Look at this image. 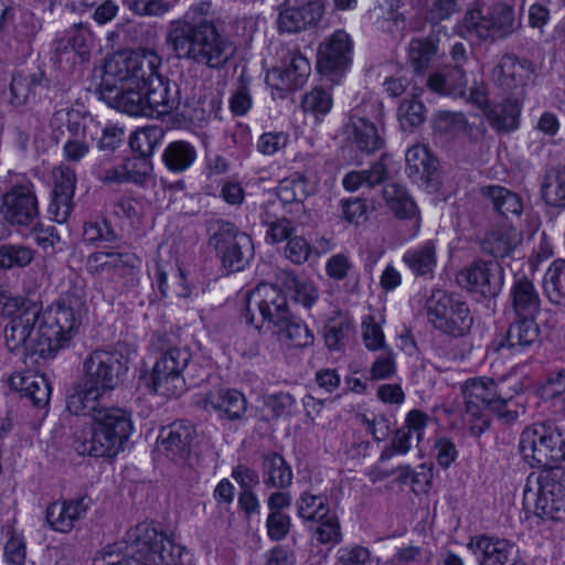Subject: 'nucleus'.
<instances>
[{"instance_id": "nucleus-11", "label": "nucleus", "mask_w": 565, "mask_h": 565, "mask_svg": "<svg viewBox=\"0 0 565 565\" xmlns=\"http://www.w3.org/2000/svg\"><path fill=\"white\" fill-rule=\"evenodd\" d=\"M190 360L191 353L186 349L173 347L163 351L152 367L148 386L164 397L180 396L185 391L182 373Z\"/></svg>"}, {"instance_id": "nucleus-14", "label": "nucleus", "mask_w": 565, "mask_h": 565, "mask_svg": "<svg viewBox=\"0 0 565 565\" xmlns=\"http://www.w3.org/2000/svg\"><path fill=\"white\" fill-rule=\"evenodd\" d=\"M215 225L210 245L216 250L223 266L231 271L244 269L254 254L252 238L230 222L217 221Z\"/></svg>"}, {"instance_id": "nucleus-50", "label": "nucleus", "mask_w": 565, "mask_h": 565, "mask_svg": "<svg viewBox=\"0 0 565 565\" xmlns=\"http://www.w3.org/2000/svg\"><path fill=\"white\" fill-rule=\"evenodd\" d=\"M492 23L493 39H504L518 29L513 8L507 3H497L489 11Z\"/></svg>"}, {"instance_id": "nucleus-37", "label": "nucleus", "mask_w": 565, "mask_h": 565, "mask_svg": "<svg viewBox=\"0 0 565 565\" xmlns=\"http://www.w3.org/2000/svg\"><path fill=\"white\" fill-rule=\"evenodd\" d=\"M481 193L490 202L492 209L504 217L519 216L523 212V202L520 195L504 186H483Z\"/></svg>"}, {"instance_id": "nucleus-53", "label": "nucleus", "mask_w": 565, "mask_h": 565, "mask_svg": "<svg viewBox=\"0 0 565 565\" xmlns=\"http://www.w3.org/2000/svg\"><path fill=\"white\" fill-rule=\"evenodd\" d=\"M397 116L404 130L413 129L424 122L426 108L417 97L412 96L399 104Z\"/></svg>"}, {"instance_id": "nucleus-18", "label": "nucleus", "mask_w": 565, "mask_h": 565, "mask_svg": "<svg viewBox=\"0 0 565 565\" xmlns=\"http://www.w3.org/2000/svg\"><path fill=\"white\" fill-rule=\"evenodd\" d=\"M282 65L267 73L266 81L280 90L300 88L310 75L311 66L298 50L282 49Z\"/></svg>"}, {"instance_id": "nucleus-64", "label": "nucleus", "mask_w": 565, "mask_h": 565, "mask_svg": "<svg viewBox=\"0 0 565 565\" xmlns=\"http://www.w3.org/2000/svg\"><path fill=\"white\" fill-rule=\"evenodd\" d=\"M90 142L87 138H65L63 157L68 163H78L89 152Z\"/></svg>"}, {"instance_id": "nucleus-36", "label": "nucleus", "mask_w": 565, "mask_h": 565, "mask_svg": "<svg viewBox=\"0 0 565 565\" xmlns=\"http://www.w3.org/2000/svg\"><path fill=\"white\" fill-rule=\"evenodd\" d=\"M467 85L466 73L460 65L446 67L427 78V86L441 95H462Z\"/></svg>"}, {"instance_id": "nucleus-34", "label": "nucleus", "mask_w": 565, "mask_h": 565, "mask_svg": "<svg viewBox=\"0 0 565 565\" xmlns=\"http://www.w3.org/2000/svg\"><path fill=\"white\" fill-rule=\"evenodd\" d=\"M350 128L353 141L361 151L373 153L384 146V139L371 120L353 114L350 119Z\"/></svg>"}, {"instance_id": "nucleus-23", "label": "nucleus", "mask_w": 565, "mask_h": 565, "mask_svg": "<svg viewBox=\"0 0 565 565\" xmlns=\"http://www.w3.org/2000/svg\"><path fill=\"white\" fill-rule=\"evenodd\" d=\"M323 6L320 1H308L299 7L284 3L277 19L278 30L287 33H298L316 25L322 18Z\"/></svg>"}, {"instance_id": "nucleus-63", "label": "nucleus", "mask_w": 565, "mask_h": 565, "mask_svg": "<svg viewBox=\"0 0 565 565\" xmlns=\"http://www.w3.org/2000/svg\"><path fill=\"white\" fill-rule=\"evenodd\" d=\"M542 192L546 203L552 206L565 207V166L558 169L555 184L545 185Z\"/></svg>"}, {"instance_id": "nucleus-61", "label": "nucleus", "mask_w": 565, "mask_h": 565, "mask_svg": "<svg viewBox=\"0 0 565 565\" xmlns=\"http://www.w3.org/2000/svg\"><path fill=\"white\" fill-rule=\"evenodd\" d=\"M359 418L374 440L382 441L390 435L391 422L384 415L370 413L359 415Z\"/></svg>"}, {"instance_id": "nucleus-58", "label": "nucleus", "mask_w": 565, "mask_h": 565, "mask_svg": "<svg viewBox=\"0 0 565 565\" xmlns=\"http://www.w3.org/2000/svg\"><path fill=\"white\" fill-rule=\"evenodd\" d=\"M319 525L315 530V535L318 542L322 544L339 543L341 541L340 522L334 512L328 514L321 521H317Z\"/></svg>"}, {"instance_id": "nucleus-7", "label": "nucleus", "mask_w": 565, "mask_h": 565, "mask_svg": "<svg viewBox=\"0 0 565 565\" xmlns=\"http://www.w3.org/2000/svg\"><path fill=\"white\" fill-rule=\"evenodd\" d=\"M156 65L151 76L145 75L147 117L162 116L178 109L181 104L189 106L196 96L198 78L190 72H181L177 81L164 79Z\"/></svg>"}, {"instance_id": "nucleus-62", "label": "nucleus", "mask_w": 565, "mask_h": 565, "mask_svg": "<svg viewBox=\"0 0 565 565\" xmlns=\"http://www.w3.org/2000/svg\"><path fill=\"white\" fill-rule=\"evenodd\" d=\"M467 121L461 113L441 110L439 111L434 121L435 128L445 134H452L461 131L466 128Z\"/></svg>"}, {"instance_id": "nucleus-17", "label": "nucleus", "mask_w": 565, "mask_h": 565, "mask_svg": "<svg viewBox=\"0 0 565 565\" xmlns=\"http://www.w3.org/2000/svg\"><path fill=\"white\" fill-rule=\"evenodd\" d=\"M503 268L498 262L477 260L461 269L457 281L466 289L495 297L503 286Z\"/></svg>"}, {"instance_id": "nucleus-24", "label": "nucleus", "mask_w": 565, "mask_h": 565, "mask_svg": "<svg viewBox=\"0 0 565 565\" xmlns=\"http://www.w3.org/2000/svg\"><path fill=\"white\" fill-rule=\"evenodd\" d=\"M468 547L477 556L479 565H505L518 554L516 546L509 540L489 535L472 537Z\"/></svg>"}, {"instance_id": "nucleus-21", "label": "nucleus", "mask_w": 565, "mask_h": 565, "mask_svg": "<svg viewBox=\"0 0 565 565\" xmlns=\"http://www.w3.org/2000/svg\"><path fill=\"white\" fill-rule=\"evenodd\" d=\"M194 403L204 411L216 412L221 418L237 420L244 416L247 401L236 390L218 388L198 394Z\"/></svg>"}, {"instance_id": "nucleus-30", "label": "nucleus", "mask_w": 565, "mask_h": 565, "mask_svg": "<svg viewBox=\"0 0 565 565\" xmlns=\"http://www.w3.org/2000/svg\"><path fill=\"white\" fill-rule=\"evenodd\" d=\"M437 169V159L424 145H415L407 150L406 172L415 182H431Z\"/></svg>"}, {"instance_id": "nucleus-40", "label": "nucleus", "mask_w": 565, "mask_h": 565, "mask_svg": "<svg viewBox=\"0 0 565 565\" xmlns=\"http://www.w3.org/2000/svg\"><path fill=\"white\" fill-rule=\"evenodd\" d=\"M278 340L292 348H306L313 344L315 335L311 330L301 321L294 319L289 313L286 321L275 324Z\"/></svg>"}, {"instance_id": "nucleus-55", "label": "nucleus", "mask_w": 565, "mask_h": 565, "mask_svg": "<svg viewBox=\"0 0 565 565\" xmlns=\"http://www.w3.org/2000/svg\"><path fill=\"white\" fill-rule=\"evenodd\" d=\"M262 223L267 226L266 239L273 244L289 239L294 232L291 222L286 217H274L265 213Z\"/></svg>"}, {"instance_id": "nucleus-27", "label": "nucleus", "mask_w": 565, "mask_h": 565, "mask_svg": "<svg viewBox=\"0 0 565 565\" xmlns=\"http://www.w3.org/2000/svg\"><path fill=\"white\" fill-rule=\"evenodd\" d=\"M88 509L85 498L70 501H55L46 508L45 516L49 525L57 532L68 533L75 522L82 519Z\"/></svg>"}, {"instance_id": "nucleus-56", "label": "nucleus", "mask_w": 565, "mask_h": 565, "mask_svg": "<svg viewBox=\"0 0 565 565\" xmlns=\"http://www.w3.org/2000/svg\"><path fill=\"white\" fill-rule=\"evenodd\" d=\"M301 105L306 113L315 116L326 115L332 107V97L322 88H313L303 95Z\"/></svg>"}, {"instance_id": "nucleus-38", "label": "nucleus", "mask_w": 565, "mask_h": 565, "mask_svg": "<svg viewBox=\"0 0 565 565\" xmlns=\"http://www.w3.org/2000/svg\"><path fill=\"white\" fill-rule=\"evenodd\" d=\"M56 57L62 61L66 60L73 64L83 62L86 51V36L82 31V24H74L67 33L55 41Z\"/></svg>"}, {"instance_id": "nucleus-1", "label": "nucleus", "mask_w": 565, "mask_h": 565, "mask_svg": "<svg viewBox=\"0 0 565 565\" xmlns=\"http://www.w3.org/2000/svg\"><path fill=\"white\" fill-rule=\"evenodd\" d=\"M210 3L191 7L185 14L169 23L166 44L179 60L211 70L223 68L234 55L233 43L209 17Z\"/></svg>"}, {"instance_id": "nucleus-25", "label": "nucleus", "mask_w": 565, "mask_h": 565, "mask_svg": "<svg viewBox=\"0 0 565 565\" xmlns=\"http://www.w3.org/2000/svg\"><path fill=\"white\" fill-rule=\"evenodd\" d=\"M540 335L539 326L533 318L515 317V321L510 324L508 331L493 339L490 348L494 352H501L503 349L520 350L535 343Z\"/></svg>"}, {"instance_id": "nucleus-19", "label": "nucleus", "mask_w": 565, "mask_h": 565, "mask_svg": "<svg viewBox=\"0 0 565 565\" xmlns=\"http://www.w3.org/2000/svg\"><path fill=\"white\" fill-rule=\"evenodd\" d=\"M166 534L158 531L151 523H139L129 529L125 535V555L119 554L122 563L136 561L140 565L149 563Z\"/></svg>"}, {"instance_id": "nucleus-22", "label": "nucleus", "mask_w": 565, "mask_h": 565, "mask_svg": "<svg viewBox=\"0 0 565 565\" xmlns=\"http://www.w3.org/2000/svg\"><path fill=\"white\" fill-rule=\"evenodd\" d=\"M195 428L188 422H177L160 430L158 447L168 458L183 463L190 455Z\"/></svg>"}, {"instance_id": "nucleus-47", "label": "nucleus", "mask_w": 565, "mask_h": 565, "mask_svg": "<svg viewBox=\"0 0 565 565\" xmlns=\"http://www.w3.org/2000/svg\"><path fill=\"white\" fill-rule=\"evenodd\" d=\"M437 53L438 44L434 39H413L408 45V62L416 73H424Z\"/></svg>"}, {"instance_id": "nucleus-60", "label": "nucleus", "mask_w": 565, "mask_h": 565, "mask_svg": "<svg viewBox=\"0 0 565 565\" xmlns=\"http://www.w3.org/2000/svg\"><path fill=\"white\" fill-rule=\"evenodd\" d=\"M122 3L141 17L162 15L170 10V3L164 0H122Z\"/></svg>"}, {"instance_id": "nucleus-28", "label": "nucleus", "mask_w": 565, "mask_h": 565, "mask_svg": "<svg viewBox=\"0 0 565 565\" xmlns=\"http://www.w3.org/2000/svg\"><path fill=\"white\" fill-rule=\"evenodd\" d=\"M350 53V36L344 31H337L319 47V67L327 72L341 70L349 63Z\"/></svg>"}, {"instance_id": "nucleus-13", "label": "nucleus", "mask_w": 565, "mask_h": 565, "mask_svg": "<svg viewBox=\"0 0 565 565\" xmlns=\"http://www.w3.org/2000/svg\"><path fill=\"white\" fill-rule=\"evenodd\" d=\"M289 313L287 298L276 285L260 282L247 295L245 317L257 329L263 322L281 324Z\"/></svg>"}, {"instance_id": "nucleus-20", "label": "nucleus", "mask_w": 565, "mask_h": 565, "mask_svg": "<svg viewBox=\"0 0 565 565\" xmlns=\"http://www.w3.org/2000/svg\"><path fill=\"white\" fill-rule=\"evenodd\" d=\"M52 199L47 212L55 222L65 223L74 207L76 175L70 167L61 164L52 170Z\"/></svg>"}, {"instance_id": "nucleus-49", "label": "nucleus", "mask_w": 565, "mask_h": 565, "mask_svg": "<svg viewBox=\"0 0 565 565\" xmlns=\"http://www.w3.org/2000/svg\"><path fill=\"white\" fill-rule=\"evenodd\" d=\"M312 193V189L308 185V180L302 174H294L280 182L277 195L284 204L296 203L301 204Z\"/></svg>"}, {"instance_id": "nucleus-35", "label": "nucleus", "mask_w": 565, "mask_h": 565, "mask_svg": "<svg viewBox=\"0 0 565 565\" xmlns=\"http://www.w3.org/2000/svg\"><path fill=\"white\" fill-rule=\"evenodd\" d=\"M262 477L265 486L286 489L292 482V470L281 455L271 452L263 457Z\"/></svg>"}, {"instance_id": "nucleus-8", "label": "nucleus", "mask_w": 565, "mask_h": 565, "mask_svg": "<svg viewBox=\"0 0 565 565\" xmlns=\"http://www.w3.org/2000/svg\"><path fill=\"white\" fill-rule=\"evenodd\" d=\"M520 452L533 467L555 469L565 461V438L553 424L536 423L520 437Z\"/></svg>"}, {"instance_id": "nucleus-32", "label": "nucleus", "mask_w": 565, "mask_h": 565, "mask_svg": "<svg viewBox=\"0 0 565 565\" xmlns=\"http://www.w3.org/2000/svg\"><path fill=\"white\" fill-rule=\"evenodd\" d=\"M531 74V64L526 60H519L514 55H504L497 70V81L505 89L523 86Z\"/></svg>"}, {"instance_id": "nucleus-39", "label": "nucleus", "mask_w": 565, "mask_h": 565, "mask_svg": "<svg viewBox=\"0 0 565 565\" xmlns=\"http://www.w3.org/2000/svg\"><path fill=\"white\" fill-rule=\"evenodd\" d=\"M383 199L390 211L398 218H416L418 222L417 206L406 188L397 183H388L384 186Z\"/></svg>"}, {"instance_id": "nucleus-3", "label": "nucleus", "mask_w": 565, "mask_h": 565, "mask_svg": "<svg viewBox=\"0 0 565 565\" xmlns=\"http://www.w3.org/2000/svg\"><path fill=\"white\" fill-rule=\"evenodd\" d=\"M463 395L470 433L476 437L490 426L488 411L505 424L514 423L525 413V407L504 390L503 381L497 382L490 377L469 379L465 383Z\"/></svg>"}, {"instance_id": "nucleus-54", "label": "nucleus", "mask_w": 565, "mask_h": 565, "mask_svg": "<svg viewBox=\"0 0 565 565\" xmlns=\"http://www.w3.org/2000/svg\"><path fill=\"white\" fill-rule=\"evenodd\" d=\"M34 258V250L23 245H3L0 247V269L13 266L25 267Z\"/></svg>"}, {"instance_id": "nucleus-29", "label": "nucleus", "mask_w": 565, "mask_h": 565, "mask_svg": "<svg viewBox=\"0 0 565 565\" xmlns=\"http://www.w3.org/2000/svg\"><path fill=\"white\" fill-rule=\"evenodd\" d=\"M47 86L45 74L41 70L18 72L10 84L11 103L22 106L34 98Z\"/></svg>"}, {"instance_id": "nucleus-52", "label": "nucleus", "mask_w": 565, "mask_h": 565, "mask_svg": "<svg viewBox=\"0 0 565 565\" xmlns=\"http://www.w3.org/2000/svg\"><path fill=\"white\" fill-rule=\"evenodd\" d=\"M86 121L87 117L79 110L61 109L54 113L51 126L58 129L65 126L68 132L65 138H87Z\"/></svg>"}, {"instance_id": "nucleus-5", "label": "nucleus", "mask_w": 565, "mask_h": 565, "mask_svg": "<svg viewBox=\"0 0 565 565\" xmlns=\"http://www.w3.org/2000/svg\"><path fill=\"white\" fill-rule=\"evenodd\" d=\"M82 305L71 298L63 299L41 312L39 322L40 342L38 351L50 359L68 344L82 322Z\"/></svg>"}, {"instance_id": "nucleus-9", "label": "nucleus", "mask_w": 565, "mask_h": 565, "mask_svg": "<svg viewBox=\"0 0 565 565\" xmlns=\"http://www.w3.org/2000/svg\"><path fill=\"white\" fill-rule=\"evenodd\" d=\"M425 310L428 322L440 332L454 337H465L471 329L473 318L465 301L436 290L426 300Z\"/></svg>"}, {"instance_id": "nucleus-10", "label": "nucleus", "mask_w": 565, "mask_h": 565, "mask_svg": "<svg viewBox=\"0 0 565 565\" xmlns=\"http://www.w3.org/2000/svg\"><path fill=\"white\" fill-rule=\"evenodd\" d=\"M524 500H534V512L542 519L561 521L565 516V486L557 472L541 473L534 479L530 476Z\"/></svg>"}, {"instance_id": "nucleus-6", "label": "nucleus", "mask_w": 565, "mask_h": 565, "mask_svg": "<svg viewBox=\"0 0 565 565\" xmlns=\"http://www.w3.org/2000/svg\"><path fill=\"white\" fill-rule=\"evenodd\" d=\"M4 309L12 316L3 331L7 348L12 352L40 356L38 343L41 340L39 320L43 311L42 302L26 297H14L7 300Z\"/></svg>"}, {"instance_id": "nucleus-15", "label": "nucleus", "mask_w": 565, "mask_h": 565, "mask_svg": "<svg viewBox=\"0 0 565 565\" xmlns=\"http://www.w3.org/2000/svg\"><path fill=\"white\" fill-rule=\"evenodd\" d=\"M0 212L4 220L21 231L39 225V202L32 184L11 188L3 196Z\"/></svg>"}, {"instance_id": "nucleus-31", "label": "nucleus", "mask_w": 565, "mask_h": 565, "mask_svg": "<svg viewBox=\"0 0 565 565\" xmlns=\"http://www.w3.org/2000/svg\"><path fill=\"white\" fill-rule=\"evenodd\" d=\"M10 384L20 391L21 396L30 399L38 408H45L51 397V384L43 375L28 374L14 375Z\"/></svg>"}, {"instance_id": "nucleus-2", "label": "nucleus", "mask_w": 565, "mask_h": 565, "mask_svg": "<svg viewBox=\"0 0 565 565\" xmlns=\"http://www.w3.org/2000/svg\"><path fill=\"white\" fill-rule=\"evenodd\" d=\"M161 57L152 50L117 54L106 60L100 82L104 98L113 99L114 107L130 116L147 117L145 75L161 65Z\"/></svg>"}, {"instance_id": "nucleus-4", "label": "nucleus", "mask_w": 565, "mask_h": 565, "mask_svg": "<svg viewBox=\"0 0 565 565\" xmlns=\"http://www.w3.org/2000/svg\"><path fill=\"white\" fill-rule=\"evenodd\" d=\"M134 426L131 414L121 407H100L93 415L90 438L81 451L93 457H115L124 449Z\"/></svg>"}, {"instance_id": "nucleus-57", "label": "nucleus", "mask_w": 565, "mask_h": 565, "mask_svg": "<svg viewBox=\"0 0 565 565\" xmlns=\"http://www.w3.org/2000/svg\"><path fill=\"white\" fill-rule=\"evenodd\" d=\"M353 332L349 319L333 320L326 328L324 340L330 350H340Z\"/></svg>"}, {"instance_id": "nucleus-42", "label": "nucleus", "mask_w": 565, "mask_h": 565, "mask_svg": "<svg viewBox=\"0 0 565 565\" xmlns=\"http://www.w3.org/2000/svg\"><path fill=\"white\" fill-rule=\"evenodd\" d=\"M277 281L292 294L295 301L301 303L305 308H311L319 297V292L312 282L298 278L290 270H281L277 276Z\"/></svg>"}, {"instance_id": "nucleus-59", "label": "nucleus", "mask_w": 565, "mask_h": 565, "mask_svg": "<svg viewBox=\"0 0 565 565\" xmlns=\"http://www.w3.org/2000/svg\"><path fill=\"white\" fill-rule=\"evenodd\" d=\"M127 182L141 184L150 175L152 166L145 157L128 158L124 161Z\"/></svg>"}, {"instance_id": "nucleus-33", "label": "nucleus", "mask_w": 565, "mask_h": 565, "mask_svg": "<svg viewBox=\"0 0 565 565\" xmlns=\"http://www.w3.org/2000/svg\"><path fill=\"white\" fill-rule=\"evenodd\" d=\"M455 30L460 36L470 41H494L489 13L483 14L479 8L468 10Z\"/></svg>"}, {"instance_id": "nucleus-45", "label": "nucleus", "mask_w": 565, "mask_h": 565, "mask_svg": "<svg viewBox=\"0 0 565 565\" xmlns=\"http://www.w3.org/2000/svg\"><path fill=\"white\" fill-rule=\"evenodd\" d=\"M296 505L298 516L306 522L321 521L332 512L327 495L315 494L310 491L302 492Z\"/></svg>"}, {"instance_id": "nucleus-44", "label": "nucleus", "mask_w": 565, "mask_h": 565, "mask_svg": "<svg viewBox=\"0 0 565 565\" xmlns=\"http://www.w3.org/2000/svg\"><path fill=\"white\" fill-rule=\"evenodd\" d=\"M520 243L519 233L509 226L492 230L482 243V249L494 256L504 257Z\"/></svg>"}, {"instance_id": "nucleus-12", "label": "nucleus", "mask_w": 565, "mask_h": 565, "mask_svg": "<svg viewBox=\"0 0 565 565\" xmlns=\"http://www.w3.org/2000/svg\"><path fill=\"white\" fill-rule=\"evenodd\" d=\"M83 369V381L104 395L124 381L128 361L118 351L95 350L84 360Z\"/></svg>"}, {"instance_id": "nucleus-26", "label": "nucleus", "mask_w": 565, "mask_h": 565, "mask_svg": "<svg viewBox=\"0 0 565 565\" xmlns=\"http://www.w3.org/2000/svg\"><path fill=\"white\" fill-rule=\"evenodd\" d=\"M515 317L535 319L541 310V298L533 281L525 276L515 277L509 294Z\"/></svg>"}, {"instance_id": "nucleus-16", "label": "nucleus", "mask_w": 565, "mask_h": 565, "mask_svg": "<svg viewBox=\"0 0 565 565\" xmlns=\"http://www.w3.org/2000/svg\"><path fill=\"white\" fill-rule=\"evenodd\" d=\"M140 263L134 253L96 252L87 257L86 269L90 274H107L114 281L121 282L122 287H132L138 282L136 270Z\"/></svg>"}, {"instance_id": "nucleus-41", "label": "nucleus", "mask_w": 565, "mask_h": 565, "mask_svg": "<svg viewBox=\"0 0 565 565\" xmlns=\"http://www.w3.org/2000/svg\"><path fill=\"white\" fill-rule=\"evenodd\" d=\"M196 159L194 146L184 140L170 142L163 153L162 161L171 172L180 173L188 170Z\"/></svg>"}, {"instance_id": "nucleus-43", "label": "nucleus", "mask_w": 565, "mask_h": 565, "mask_svg": "<svg viewBox=\"0 0 565 565\" xmlns=\"http://www.w3.org/2000/svg\"><path fill=\"white\" fill-rule=\"evenodd\" d=\"M520 105L515 99H505L486 113L488 122L498 131L514 130L519 124Z\"/></svg>"}, {"instance_id": "nucleus-46", "label": "nucleus", "mask_w": 565, "mask_h": 565, "mask_svg": "<svg viewBox=\"0 0 565 565\" xmlns=\"http://www.w3.org/2000/svg\"><path fill=\"white\" fill-rule=\"evenodd\" d=\"M403 260L417 276L431 274L436 266V247L433 241L425 242L422 246L407 250Z\"/></svg>"}, {"instance_id": "nucleus-48", "label": "nucleus", "mask_w": 565, "mask_h": 565, "mask_svg": "<svg viewBox=\"0 0 565 565\" xmlns=\"http://www.w3.org/2000/svg\"><path fill=\"white\" fill-rule=\"evenodd\" d=\"M103 396L102 393L89 387L84 381L77 390L67 398V409L74 415H86L98 411L97 401Z\"/></svg>"}, {"instance_id": "nucleus-51", "label": "nucleus", "mask_w": 565, "mask_h": 565, "mask_svg": "<svg viewBox=\"0 0 565 565\" xmlns=\"http://www.w3.org/2000/svg\"><path fill=\"white\" fill-rule=\"evenodd\" d=\"M163 138V129L158 126H148L136 130L129 139L130 148L138 157L149 159L157 145Z\"/></svg>"}]
</instances>
